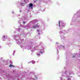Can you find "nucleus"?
Wrapping results in <instances>:
<instances>
[{
    "label": "nucleus",
    "mask_w": 80,
    "mask_h": 80,
    "mask_svg": "<svg viewBox=\"0 0 80 80\" xmlns=\"http://www.w3.org/2000/svg\"><path fill=\"white\" fill-rule=\"evenodd\" d=\"M39 26H38V24H36L35 26H34L32 28H37V27H38V28H39Z\"/></svg>",
    "instance_id": "1"
},
{
    "label": "nucleus",
    "mask_w": 80,
    "mask_h": 80,
    "mask_svg": "<svg viewBox=\"0 0 80 80\" xmlns=\"http://www.w3.org/2000/svg\"><path fill=\"white\" fill-rule=\"evenodd\" d=\"M29 6L30 7H33V4L31 3L30 4H29Z\"/></svg>",
    "instance_id": "2"
},
{
    "label": "nucleus",
    "mask_w": 80,
    "mask_h": 80,
    "mask_svg": "<svg viewBox=\"0 0 80 80\" xmlns=\"http://www.w3.org/2000/svg\"><path fill=\"white\" fill-rule=\"evenodd\" d=\"M9 67H14V66H13L12 65H11V64H10V65L9 66Z\"/></svg>",
    "instance_id": "3"
},
{
    "label": "nucleus",
    "mask_w": 80,
    "mask_h": 80,
    "mask_svg": "<svg viewBox=\"0 0 80 80\" xmlns=\"http://www.w3.org/2000/svg\"><path fill=\"white\" fill-rule=\"evenodd\" d=\"M32 63H33V64H34V63H35V61H33L32 62Z\"/></svg>",
    "instance_id": "4"
},
{
    "label": "nucleus",
    "mask_w": 80,
    "mask_h": 80,
    "mask_svg": "<svg viewBox=\"0 0 80 80\" xmlns=\"http://www.w3.org/2000/svg\"><path fill=\"white\" fill-rule=\"evenodd\" d=\"M37 32H40V30L38 29V30H37Z\"/></svg>",
    "instance_id": "5"
},
{
    "label": "nucleus",
    "mask_w": 80,
    "mask_h": 80,
    "mask_svg": "<svg viewBox=\"0 0 80 80\" xmlns=\"http://www.w3.org/2000/svg\"><path fill=\"white\" fill-rule=\"evenodd\" d=\"M59 27H60V21H59Z\"/></svg>",
    "instance_id": "6"
},
{
    "label": "nucleus",
    "mask_w": 80,
    "mask_h": 80,
    "mask_svg": "<svg viewBox=\"0 0 80 80\" xmlns=\"http://www.w3.org/2000/svg\"><path fill=\"white\" fill-rule=\"evenodd\" d=\"M37 55H40V54H37Z\"/></svg>",
    "instance_id": "7"
},
{
    "label": "nucleus",
    "mask_w": 80,
    "mask_h": 80,
    "mask_svg": "<svg viewBox=\"0 0 80 80\" xmlns=\"http://www.w3.org/2000/svg\"><path fill=\"white\" fill-rule=\"evenodd\" d=\"M23 23H24H24H25V22H23Z\"/></svg>",
    "instance_id": "8"
},
{
    "label": "nucleus",
    "mask_w": 80,
    "mask_h": 80,
    "mask_svg": "<svg viewBox=\"0 0 80 80\" xmlns=\"http://www.w3.org/2000/svg\"><path fill=\"white\" fill-rule=\"evenodd\" d=\"M75 56H73V57H75Z\"/></svg>",
    "instance_id": "9"
},
{
    "label": "nucleus",
    "mask_w": 80,
    "mask_h": 80,
    "mask_svg": "<svg viewBox=\"0 0 80 80\" xmlns=\"http://www.w3.org/2000/svg\"><path fill=\"white\" fill-rule=\"evenodd\" d=\"M40 53H42V51H40Z\"/></svg>",
    "instance_id": "10"
}]
</instances>
